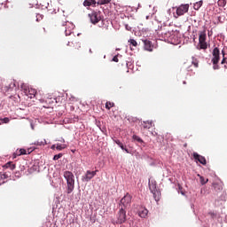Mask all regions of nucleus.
Returning <instances> with one entry per match:
<instances>
[{
  "instance_id": "42",
  "label": "nucleus",
  "mask_w": 227,
  "mask_h": 227,
  "mask_svg": "<svg viewBox=\"0 0 227 227\" xmlns=\"http://www.w3.org/2000/svg\"><path fill=\"white\" fill-rule=\"evenodd\" d=\"M137 215H138L139 217H143V216L141 215V212H140V211L137 213Z\"/></svg>"
},
{
  "instance_id": "25",
  "label": "nucleus",
  "mask_w": 227,
  "mask_h": 227,
  "mask_svg": "<svg viewBox=\"0 0 227 227\" xmlns=\"http://www.w3.org/2000/svg\"><path fill=\"white\" fill-rule=\"evenodd\" d=\"M65 148H67V145L57 144L56 150H59V152L65 150Z\"/></svg>"
},
{
  "instance_id": "11",
  "label": "nucleus",
  "mask_w": 227,
  "mask_h": 227,
  "mask_svg": "<svg viewBox=\"0 0 227 227\" xmlns=\"http://www.w3.org/2000/svg\"><path fill=\"white\" fill-rule=\"evenodd\" d=\"M144 49L145 51H148V52H152L153 51V43L150 40H144Z\"/></svg>"
},
{
  "instance_id": "17",
  "label": "nucleus",
  "mask_w": 227,
  "mask_h": 227,
  "mask_svg": "<svg viewBox=\"0 0 227 227\" xmlns=\"http://www.w3.org/2000/svg\"><path fill=\"white\" fill-rule=\"evenodd\" d=\"M213 187L215 192H221L223 191V184L219 183H213Z\"/></svg>"
},
{
  "instance_id": "23",
  "label": "nucleus",
  "mask_w": 227,
  "mask_h": 227,
  "mask_svg": "<svg viewBox=\"0 0 227 227\" xmlns=\"http://www.w3.org/2000/svg\"><path fill=\"white\" fill-rule=\"evenodd\" d=\"M153 126V122L144 121V124H143L144 129H152Z\"/></svg>"
},
{
  "instance_id": "13",
  "label": "nucleus",
  "mask_w": 227,
  "mask_h": 227,
  "mask_svg": "<svg viewBox=\"0 0 227 227\" xmlns=\"http://www.w3.org/2000/svg\"><path fill=\"white\" fill-rule=\"evenodd\" d=\"M27 153L26 149H20L13 153L12 159H17V157H20V155H26Z\"/></svg>"
},
{
  "instance_id": "7",
  "label": "nucleus",
  "mask_w": 227,
  "mask_h": 227,
  "mask_svg": "<svg viewBox=\"0 0 227 227\" xmlns=\"http://www.w3.org/2000/svg\"><path fill=\"white\" fill-rule=\"evenodd\" d=\"M63 27H64L66 36H70L72 35V31H74V24L67 21V22H65Z\"/></svg>"
},
{
  "instance_id": "19",
  "label": "nucleus",
  "mask_w": 227,
  "mask_h": 227,
  "mask_svg": "<svg viewBox=\"0 0 227 227\" xmlns=\"http://www.w3.org/2000/svg\"><path fill=\"white\" fill-rule=\"evenodd\" d=\"M35 145H36L37 146H45V145H47V140L45 139L37 140L36 142H35Z\"/></svg>"
},
{
  "instance_id": "24",
  "label": "nucleus",
  "mask_w": 227,
  "mask_h": 227,
  "mask_svg": "<svg viewBox=\"0 0 227 227\" xmlns=\"http://www.w3.org/2000/svg\"><path fill=\"white\" fill-rule=\"evenodd\" d=\"M20 89L24 91L25 95H27V91H29V87H27L26 83H22L20 85Z\"/></svg>"
},
{
  "instance_id": "29",
  "label": "nucleus",
  "mask_w": 227,
  "mask_h": 227,
  "mask_svg": "<svg viewBox=\"0 0 227 227\" xmlns=\"http://www.w3.org/2000/svg\"><path fill=\"white\" fill-rule=\"evenodd\" d=\"M111 107H114V103H112V102H110V101H107V102L106 103V109H108V111H109V109H111Z\"/></svg>"
},
{
  "instance_id": "40",
  "label": "nucleus",
  "mask_w": 227,
  "mask_h": 227,
  "mask_svg": "<svg viewBox=\"0 0 227 227\" xmlns=\"http://www.w3.org/2000/svg\"><path fill=\"white\" fill-rule=\"evenodd\" d=\"M56 146H57L56 145H51V150H54L56 148Z\"/></svg>"
},
{
  "instance_id": "10",
  "label": "nucleus",
  "mask_w": 227,
  "mask_h": 227,
  "mask_svg": "<svg viewBox=\"0 0 227 227\" xmlns=\"http://www.w3.org/2000/svg\"><path fill=\"white\" fill-rule=\"evenodd\" d=\"M89 17L92 24H98L100 22V14L98 12H92L89 14Z\"/></svg>"
},
{
  "instance_id": "27",
  "label": "nucleus",
  "mask_w": 227,
  "mask_h": 227,
  "mask_svg": "<svg viewBox=\"0 0 227 227\" xmlns=\"http://www.w3.org/2000/svg\"><path fill=\"white\" fill-rule=\"evenodd\" d=\"M192 65H193V67L195 68H198V67H200V61H198L196 59H194V57L192 58Z\"/></svg>"
},
{
  "instance_id": "47",
  "label": "nucleus",
  "mask_w": 227,
  "mask_h": 227,
  "mask_svg": "<svg viewBox=\"0 0 227 227\" xmlns=\"http://www.w3.org/2000/svg\"><path fill=\"white\" fill-rule=\"evenodd\" d=\"M126 27H127V29H129V27H128V26H126Z\"/></svg>"
},
{
  "instance_id": "45",
  "label": "nucleus",
  "mask_w": 227,
  "mask_h": 227,
  "mask_svg": "<svg viewBox=\"0 0 227 227\" xmlns=\"http://www.w3.org/2000/svg\"><path fill=\"white\" fill-rule=\"evenodd\" d=\"M184 84H187V82H184Z\"/></svg>"
},
{
  "instance_id": "31",
  "label": "nucleus",
  "mask_w": 227,
  "mask_h": 227,
  "mask_svg": "<svg viewBox=\"0 0 227 227\" xmlns=\"http://www.w3.org/2000/svg\"><path fill=\"white\" fill-rule=\"evenodd\" d=\"M134 141H137V143H143V139L141 137H137V135L133 136Z\"/></svg>"
},
{
  "instance_id": "44",
  "label": "nucleus",
  "mask_w": 227,
  "mask_h": 227,
  "mask_svg": "<svg viewBox=\"0 0 227 227\" xmlns=\"http://www.w3.org/2000/svg\"><path fill=\"white\" fill-rule=\"evenodd\" d=\"M77 47L78 49H81V44L79 43H77Z\"/></svg>"
},
{
  "instance_id": "1",
  "label": "nucleus",
  "mask_w": 227,
  "mask_h": 227,
  "mask_svg": "<svg viewBox=\"0 0 227 227\" xmlns=\"http://www.w3.org/2000/svg\"><path fill=\"white\" fill-rule=\"evenodd\" d=\"M63 176L67 181V193L72 194L75 189V176H74V173L68 170L64 171Z\"/></svg>"
},
{
  "instance_id": "41",
  "label": "nucleus",
  "mask_w": 227,
  "mask_h": 227,
  "mask_svg": "<svg viewBox=\"0 0 227 227\" xmlns=\"http://www.w3.org/2000/svg\"><path fill=\"white\" fill-rule=\"evenodd\" d=\"M90 54H93V51L91 49L89 50Z\"/></svg>"
},
{
  "instance_id": "32",
  "label": "nucleus",
  "mask_w": 227,
  "mask_h": 227,
  "mask_svg": "<svg viewBox=\"0 0 227 227\" xmlns=\"http://www.w3.org/2000/svg\"><path fill=\"white\" fill-rule=\"evenodd\" d=\"M61 157H63V153L56 154L53 157V160H59V159H61Z\"/></svg>"
},
{
  "instance_id": "39",
  "label": "nucleus",
  "mask_w": 227,
  "mask_h": 227,
  "mask_svg": "<svg viewBox=\"0 0 227 227\" xmlns=\"http://www.w3.org/2000/svg\"><path fill=\"white\" fill-rule=\"evenodd\" d=\"M3 90H4V91H8L9 90H12V88H10V87H4Z\"/></svg>"
},
{
  "instance_id": "43",
  "label": "nucleus",
  "mask_w": 227,
  "mask_h": 227,
  "mask_svg": "<svg viewBox=\"0 0 227 227\" xmlns=\"http://www.w3.org/2000/svg\"><path fill=\"white\" fill-rule=\"evenodd\" d=\"M122 150H125V151H126V153H129V149L124 148V149H122Z\"/></svg>"
},
{
  "instance_id": "6",
  "label": "nucleus",
  "mask_w": 227,
  "mask_h": 227,
  "mask_svg": "<svg viewBox=\"0 0 227 227\" xmlns=\"http://www.w3.org/2000/svg\"><path fill=\"white\" fill-rule=\"evenodd\" d=\"M213 59H212V63L213 65H217L219 63V60L221 59V51H219V48L215 47L213 49Z\"/></svg>"
},
{
  "instance_id": "26",
  "label": "nucleus",
  "mask_w": 227,
  "mask_h": 227,
  "mask_svg": "<svg viewBox=\"0 0 227 227\" xmlns=\"http://www.w3.org/2000/svg\"><path fill=\"white\" fill-rule=\"evenodd\" d=\"M217 4L221 8H224L226 6V0H218Z\"/></svg>"
},
{
  "instance_id": "12",
  "label": "nucleus",
  "mask_w": 227,
  "mask_h": 227,
  "mask_svg": "<svg viewBox=\"0 0 227 227\" xmlns=\"http://www.w3.org/2000/svg\"><path fill=\"white\" fill-rule=\"evenodd\" d=\"M149 189L151 192L157 190V181H155V179L149 178Z\"/></svg>"
},
{
  "instance_id": "28",
  "label": "nucleus",
  "mask_w": 227,
  "mask_h": 227,
  "mask_svg": "<svg viewBox=\"0 0 227 227\" xmlns=\"http://www.w3.org/2000/svg\"><path fill=\"white\" fill-rule=\"evenodd\" d=\"M198 176L200 177L201 185H205L208 182V179H205L202 176L198 175Z\"/></svg>"
},
{
  "instance_id": "3",
  "label": "nucleus",
  "mask_w": 227,
  "mask_h": 227,
  "mask_svg": "<svg viewBox=\"0 0 227 227\" xmlns=\"http://www.w3.org/2000/svg\"><path fill=\"white\" fill-rule=\"evenodd\" d=\"M176 9V13H174V18L178 19V17H182L185 15L187 12H189V4H182L179 6L173 7V10Z\"/></svg>"
},
{
  "instance_id": "2",
  "label": "nucleus",
  "mask_w": 227,
  "mask_h": 227,
  "mask_svg": "<svg viewBox=\"0 0 227 227\" xmlns=\"http://www.w3.org/2000/svg\"><path fill=\"white\" fill-rule=\"evenodd\" d=\"M208 49V43H207V30L199 32V51H207Z\"/></svg>"
},
{
  "instance_id": "34",
  "label": "nucleus",
  "mask_w": 227,
  "mask_h": 227,
  "mask_svg": "<svg viewBox=\"0 0 227 227\" xmlns=\"http://www.w3.org/2000/svg\"><path fill=\"white\" fill-rule=\"evenodd\" d=\"M222 54H223V59H222L221 64H222V65H224V63H227L226 58L224 57V51H222Z\"/></svg>"
},
{
  "instance_id": "5",
  "label": "nucleus",
  "mask_w": 227,
  "mask_h": 227,
  "mask_svg": "<svg viewBox=\"0 0 227 227\" xmlns=\"http://www.w3.org/2000/svg\"><path fill=\"white\" fill-rule=\"evenodd\" d=\"M127 221V211L125 209L119 207V212L117 213L116 224H123Z\"/></svg>"
},
{
  "instance_id": "8",
  "label": "nucleus",
  "mask_w": 227,
  "mask_h": 227,
  "mask_svg": "<svg viewBox=\"0 0 227 227\" xmlns=\"http://www.w3.org/2000/svg\"><path fill=\"white\" fill-rule=\"evenodd\" d=\"M98 172V170L91 171V170H87L85 176L82 177V182H90Z\"/></svg>"
},
{
  "instance_id": "18",
  "label": "nucleus",
  "mask_w": 227,
  "mask_h": 227,
  "mask_svg": "<svg viewBox=\"0 0 227 227\" xmlns=\"http://www.w3.org/2000/svg\"><path fill=\"white\" fill-rule=\"evenodd\" d=\"M4 168H6L7 169H11L12 171H13V169H15L16 165L15 163H13V161H9L4 165Z\"/></svg>"
},
{
  "instance_id": "37",
  "label": "nucleus",
  "mask_w": 227,
  "mask_h": 227,
  "mask_svg": "<svg viewBox=\"0 0 227 227\" xmlns=\"http://www.w3.org/2000/svg\"><path fill=\"white\" fill-rule=\"evenodd\" d=\"M113 61H114L115 63H118L119 59H118V56H114L113 58Z\"/></svg>"
},
{
  "instance_id": "14",
  "label": "nucleus",
  "mask_w": 227,
  "mask_h": 227,
  "mask_svg": "<svg viewBox=\"0 0 227 227\" xmlns=\"http://www.w3.org/2000/svg\"><path fill=\"white\" fill-rule=\"evenodd\" d=\"M151 192L153 193V199L155 200L156 202L160 201V196H161L160 191L154 190V191H151Z\"/></svg>"
},
{
  "instance_id": "38",
  "label": "nucleus",
  "mask_w": 227,
  "mask_h": 227,
  "mask_svg": "<svg viewBox=\"0 0 227 227\" xmlns=\"http://www.w3.org/2000/svg\"><path fill=\"white\" fill-rule=\"evenodd\" d=\"M209 215H211L212 219H214L216 215H215V213H214V212H210V213H209Z\"/></svg>"
},
{
  "instance_id": "52",
  "label": "nucleus",
  "mask_w": 227,
  "mask_h": 227,
  "mask_svg": "<svg viewBox=\"0 0 227 227\" xmlns=\"http://www.w3.org/2000/svg\"><path fill=\"white\" fill-rule=\"evenodd\" d=\"M224 68H226V66H224Z\"/></svg>"
},
{
  "instance_id": "48",
  "label": "nucleus",
  "mask_w": 227,
  "mask_h": 227,
  "mask_svg": "<svg viewBox=\"0 0 227 227\" xmlns=\"http://www.w3.org/2000/svg\"><path fill=\"white\" fill-rule=\"evenodd\" d=\"M126 27H127V29H129V27H128V26H126Z\"/></svg>"
},
{
  "instance_id": "20",
  "label": "nucleus",
  "mask_w": 227,
  "mask_h": 227,
  "mask_svg": "<svg viewBox=\"0 0 227 227\" xmlns=\"http://www.w3.org/2000/svg\"><path fill=\"white\" fill-rule=\"evenodd\" d=\"M113 0H98L97 4H98L99 6H102L104 4H111Z\"/></svg>"
},
{
  "instance_id": "16",
  "label": "nucleus",
  "mask_w": 227,
  "mask_h": 227,
  "mask_svg": "<svg viewBox=\"0 0 227 227\" xmlns=\"http://www.w3.org/2000/svg\"><path fill=\"white\" fill-rule=\"evenodd\" d=\"M26 95L29 98H35V97H36V90L29 89L28 91H27V94H26Z\"/></svg>"
},
{
  "instance_id": "9",
  "label": "nucleus",
  "mask_w": 227,
  "mask_h": 227,
  "mask_svg": "<svg viewBox=\"0 0 227 227\" xmlns=\"http://www.w3.org/2000/svg\"><path fill=\"white\" fill-rule=\"evenodd\" d=\"M193 159L203 166H207V159H205L204 156L200 155L198 153H193Z\"/></svg>"
},
{
  "instance_id": "33",
  "label": "nucleus",
  "mask_w": 227,
  "mask_h": 227,
  "mask_svg": "<svg viewBox=\"0 0 227 227\" xmlns=\"http://www.w3.org/2000/svg\"><path fill=\"white\" fill-rule=\"evenodd\" d=\"M0 121H2V123H10V119L5 117L4 119H0Z\"/></svg>"
},
{
  "instance_id": "51",
  "label": "nucleus",
  "mask_w": 227,
  "mask_h": 227,
  "mask_svg": "<svg viewBox=\"0 0 227 227\" xmlns=\"http://www.w3.org/2000/svg\"><path fill=\"white\" fill-rule=\"evenodd\" d=\"M182 194H184V192H181Z\"/></svg>"
},
{
  "instance_id": "21",
  "label": "nucleus",
  "mask_w": 227,
  "mask_h": 227,
  "mask_svg": "<svg viewBox=\"0 0 227 227\" xmlns=\"http://www.w3.org/2000/svg\"><path fill=\"white\" fill-rule=\"evenodd\" d=\"M129 43L130 45L131 51H134V48H132V47H137V42L136 40H134V39H129Z\"/></svg>"
},
{
  "instance_id": "35",
  "label": "nucleus",
  "mask_w": 227,
  "mask_h": 227,
  "mask_svg": "<svg viewBox=\"0 0 227 227\" xmlns=\"http://www.w3.org/2000/svg\"><path fill=\"white\" fill-rule=\"evenodd\" d=\"M143 215H148V209L144 208V209H143Z\"/></svg>"
},
{
  "instance_id": "15",
  "label": "nucleus",
  "mask_w": 227,
  "mask_h": 227,
  "mask_svg": "<svg viewBox=\"0 0 227 227\" xmlns=\"http://www.w3.org/2000/svg\"><path fill=\"white\" fill-rule=\"evenodd\" d=\"M97 4V0H85L83 1V6H95Z\"/></svg>"
},
{
  "instance_id": "50",
  "label": "nucleus",
  "mask_w": 227,
  "mask_h": 227,
  "mask_svg": "<svg viewBox=\"0 0 227 227\" xmlns=\"http://www.w3.org/2000/svg\"><path fill=\"white\" fill-rule=\"evenodd\" d=\"M67 45H70V43H67Z\"/></svg>"
},
{
  "instance_id": "46",
  "label": "nucleus",
  "mask_w": 227,
  "mask_h": 227,
  "mask_svg": "<svg viewBox=\"0 0 227 227\" xmlns=\"http://www.w3.org/2000/svg\"><path fill=\"white\" fill-rule=\"evenodd\" d=\"M62 142L65 143V139H63Z\"/></svg>"
},
{
  "instance_id": "4",
  "label": "nucleus",
  "mask_w": 227,
  "mask_h": 227,
  "mask_svg": "<svg viewBox=\"0 0 227 227\" xmlns=\"http://www.w3.org/2000/svg\"><path fill=\"white\" fill-rule=\"evenodd\" d=\"M131 203H132V196H130V194L129 193H126L124 197L120 200L119 208L127 210V208L130 207Z\"/></svg>"
},
{
  "instance_id": "22",
  "label": "nucleus",
  "mask_w": 227,
  "mask_h": 227,
  "mask_svg": "<svg viewBox=\"0 0 227 227\" xmlns=\"http://www.w3.org/2000/svg\"><path fill=\"white\" fill-rule=\"evenodd\" d=\"M201 6H203V1L200 0L199 2H196L194 4H193V8L195 10H200V8H201Z\"/></svg>"
},
{
  "instance_id": "49",
  "label": "nucleus",
  "mask_w": 227,
  "mask_h": 227,
  "mask_svg": "<svg viewBox=\"0 0 227 227\" xmlns=\"http://www.w3.org/2000/svg\"><path fill=\"white\" fill-rule=\"evenodd\" d=\"M126 27H127V29H129V27H128V26H126Z\"/></svg>"
},
{
  "instance_id": "30",
  "label": "nucleus",
  "mask_w": 227,
  "mask_h": 227,
  "mask_svg": "<svg viewBox=\"0 0 227 227\" xmlns=\"http://www.w3.org/2000/svg\"><path fill=\"white\" fill-rule=\"evenodd\" d=\"M114 143H116V145H118L121 150H125V146H123V144L120 140H114Z\"/></svg>"
},
{
  "instance_id": "36",
  "label": "nucleus",
  "mask_w": 227,
  "mask_h": 227,
  "mask_svg": "<svg viewBox=\"0 0 227 227\" xmlns=\"http://www.w3.org/2000/svg\"><path fill=\"white\" fill-rule=\"evenodd\" d=\"M213 65H214L213 67L214 70H219V65L217 64H213Z\"/></svg>"
}]
</instances>
